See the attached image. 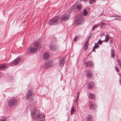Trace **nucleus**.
Returning <instances> with one entry per match:
<instances>
[{
    "instance_id": "19",
    "label": "nucleus",
    "mask_w": 121,
    "mask_h": 121,
    "mask_svg": "<svg viewBox=\"0 0 121 121\" xmlns=\"http://www.w3.org/2000/svg\"><path fill=\"white\" fill-rule=\"evenodd\" d=\"M94 85V84L92 83H88V87L90 88H91Z\"/></svg>"
},
{
    "instance_id": "25",
    "label": "nucleus",
    "mask_w": 121,
    "mask_h": 121,
    "mask_svg": "<svg viewBox=\"0 0 121 121\" xmlns=\"http://www.w3.org/2000/svg\"><path fill=\"white\" fill-rule=\"evenodd\" d=\"M99 24H98L97 25H95L94 26L92 27V30H94L96 27L99 26Z\"/></svg>"
},
{
    "instance_id": "26",
    "label": "nucleus",
    "mask_w": 121,
    "mask_h": 121,
    "mask_svg": "<svg viewBox=\"0 0 121 121\" xmlns=\"http://www.w3.org/2000/svg\"><path fill=\"white\" fill-rule=\"evenodd\" d=\"M111 56L113 58L114 57V52H113L112 50H111Z\"/></svg>"
},
{
    "instance_id": "16",
    "label": "nucleus",
    "mask_w": 121,
    "mask_h": 121,
    "mask_svg": "<svg viewBox=\"0 0 121 121\" xmlns=\"http://www.w3.org/2000/svg\"><path fill=\"white\" fill-rule=\"evenodd\" d=\"M49 56V53L48 52H46L44 54L43 56V58L44 59L47 60Z\"/></svg>"
},
{
    "instance_id": "32",
    "label": "nucleus",
    "mask_w": 121,
    "mask_h": 121,
    "mask_svg": "<svg viewBox=\"0 0 121 121\" xmlns=\"http://www.w3.org/2000/svg\"><path fill=\"white\" fill-rule=\"evenodd\" d=\"M79 95V93L78 92L77 94V99H78Z\"/></svg>"
},
{
    "instance_id": "41",
    "label": "nucleus",
    "mask_w": 121,
    "mask_h": 121,
    "mask_svg": "<svg viewBox=\"0 0 121 121\" xmlns=\"http://www.w3.org/2000/svg\"><path fill=\"white\" fill-rule=\"evenodd\" d=\"M115 20H119V19L118 18H116L115 19Z\"/></svg>"
},
{
    "instance_id": "36",
    "label": "nucleus",
    "mask_w": 121,
    "mask_h": 121,
    "mask_svg": "<svg viewBox=\"0 0 121 121\" xmlns=\"http://www.w3.org/2000/svg\"><path fill=\"white\" fill-rule=\"evenodd\" d=\"M98 45H97L96 46H94V47L95 48H98Z\"/></svg>"
},
{
    "instance_id": "12",
    "label": "nucleus",
    "mask_w": 121,
    "mask_h": 121,
    "mask_svg": "<svg viewBox=\"0 0 121 121\" xmlns=\"http://www.w3.org/2000/svg\"><path fill=\"white\" fill-rule=\"evenodd\" d=\"M50 48L51 50L55 51L58 49V47L56 45L52 44L50 46Z\"/></svg>"
},
{
    "instance_id": "2",
    "label": "nucleus",
    "mask_w": 121,
    "mask_h": 121,
    "mask_svg": "<svg viewBox=\"0 0 121 121\" xmlns=\"http://www.w3.org/2000/svg\"><path fill=\"white\" fill-rule=\"evenodd\" d=\"M62 21L61 17H56L52 18L48 22L50 25H54L60 23Z\"/></svg>"
},
{
    "instance_id": "8",
    "label": "nucleus",
    "mask_w": 121,
    "mask_h": 121,
    "mask_svg": "<svg viewBox=\"0 0 121 121\" xmlns=\"http://www.w3.org/2000/svg\"><path fill=\"white\" fill-rule=\"evenodd\" d=\"M53 64L52 61L51 60H48L47 61L45 65V67L46 68H49L51 67Z\"/></svg>"
},
{
    "instance_id": "4",
    "label": "nucleus",
    "mask_w": 121,
    "mask_h": 121,
    "mask_svg": "<svg viewBox=\"0 0 121 121\" xmlns=\"http://www.w3.org/2000/svg\"><path fill=\"white\" fill-rule=\"evenodd\" d=\"M82 15H78L76 19L74 21V23L76 25L83 23V21L82 19Z\"/></svg>"
},
{
    "instance_id": "30",
    "label": "nucleus",
    "mask_w": 121,
    "mask_h": 121,
    "mask_svg": "<svg viewBox=\"0 0 121 121\" xmlns=\"http://www.w3.org/2000/svg\"><path fill=\"white\" fill-rule=\"evenodd\" d=\"M102 43V42L100 40H99L98 42V43L100 45H101Z\"/></svg>"
},
{
    "instance_id": "9",
    "label": "nucleus",
    "mask_w": 121,
    "mask_h": 121,
    "mask_svg": "<svg viewBox=\"0 0 121 121\" xmlns=\"http://www.w3.org/2000/svg\"><path fill=\"white\" fill-rule=\"evenodd\" d=\"M66 13L64 14L62 16V17H61L62 21L64 20V21H67L68 20L69 18V15H68Z\"/></svg>"
},
{
    "instance_id": "22",
    "label": "nucleus",
    "mask_w": 121,
    "mask_h": 121,
    "mask_svg": "<svg viewBox=\"0 0 121 121\" xmlns=\"http://www.w3.org/2000/svg\"><path fill=\"white\" fill-rule=\"evenodd\" d=\"M109 36L108 35H107L105 36V41L106 42H108L109 40Z\"/></svg>"
},
{
    "instance_id": "31",
    "label": "nucleus",
    "mask_w": 121,
    "mask_h": 121,
    "mask_svg": "<svg viewBox=\"0 0 121 121\" xmlns=\"http://www.w3.org/2000/svg\"><path fill=\"white\" fill-rule=\"evenodd\" d=\"M88 41H86L85 44V45L87 46L88 45Z\"/></svg>"
},
{
    "instance_id": "29",
    "label": "nucleus",
    "mask_w": 121,
    "mask_h": 121,
    "mask_svg": "<svg viewBox=\"0 0 121 121\" xmlns=\"http://www.w3.org/2000/svg\"><path fill=\"white\" fill-rule=\"evenodd\" d=\"M78 37H75L73 39V41H76L77 39L78 38Z\"/></svg>"
},
{
    "instance_id": "33",
    "label": "nucleus",
    "mask_w": 121,
    "mask_h": 121,
    "mask_svg": "<svg viewBox=\"0 0 121 121\" xmlns=\"http://www.w3.org/2000/svg\"><path fill=\"white\" fill-rule=\"evenodd\" d=\"M115 70L117 71V72L119 71L118 68L117 67H116L115 68Z\"/></svg>"
},
{
    "instance_id": "11",
    "label": "nucleus",
    "mask_w": 121,
    "mask_h": 121,
    "mask_svg": "<svg viewBox=\"0 0 121 121\" xmlns=\"http://www.w3.org/2000/svg\"><path fill=\"white\" fill-rule=\"evenodd\" d=\"M28 50L30 53H35L37 51L36 49L32 47L28 49Z\"/></svg>"
},
{
    "instance_id": "35",
    "label": "nucleus",
    "mask_w": 121,
    "mask_h": 121,
    "mask_svg": "<svg viewBox=\"0 0 121 121\" xmlns=\"http://www.w3.org/2000/svg\"><path fill=\"white\" fill-rule=\"evenodd\" d=\"M112 17H120V16H118V15H115V16H112Z\"/></svg>"
},
{
    "instance_id": "20",
    "label": "nucleus",
    "mask_w": 121,
    "mask_h": 121,
    "mask_svg": "<svg viewBox=\"0 0 121 121\" xmlns=\"http://www.w3.org/2000/svg\"><path fill=\"white\" fill-rule=\"evenodd\" d=\"M83 15L84 16H86L88 14V12L86 9H84L83 11Z\"/></svg>"
},
{
    "instance_id": "15",
    "label": "nucleus",
    "mask_w": 121,
    "mask_h": 121,
    "mask_svg": "<svg viewBox=\"0 0 121 121\" xmlns=\"http://www.w3.org/2000/svg\"><path fill=\"white\" fill-rule=\"evenodd\" d=\"M92 74L91 71L88 70L87 71V77L89 78H91L92 76Z\"/></svg>"
},
{
    "instance_id": "17",
    "label": "nucleus",
    "mask_w": 121,
    "mask_h": 121,
    "mask_svg": "<svg viewBox=\"0 0 121 121\" xmlns=\"http://www.w3.org/2000/svg\"><path fill=\"white\" fill-rule=\"evenodd\" d=\"M89 97L92 100L94 99L95 98V96L94 94L91 93H90L89 95Z\"/></svg>"
},
{
    "instance_id": "3",
    "label": "nucleus",
    "mask_w": 121,
    "mask_h": 121,
    "mask_svg": "<svg viewBox=\"0 0 121 121\" xmlns=\"http://www.w3.org/2000/svg\"><path fill=\"white\" fill-rule=\"evenodd\" d=\"M34 96V94L33 91L31 89H30L26 95L25 99L28 101H31L33 99Z\"/></svg>"
},
{
    "instance_id": "37",
    "label": "nucleus",
    "mask_w": 121,
    "mask_h": 121,
    "mask_svg": "<svg viewBox=\"0 0 121 121\" xmlns=\"http://www.w3.org/2000/svg\"><path fill=\"white\" fill-rule=\"evenodd\" d=\"M101 25H105V23H104V22H102L101 23Z\"/></svg>"
},
{
    "instance_id": "39",
    "label": "nucleus",
    "mask_w": 121,
    "mask_h": 121,
    "mask_svg": "<svg viewBox=\"0 0 121 121\" xmlns=\"http://www.w3.org/2000/svg\"><path fill=\"white\" fill-rule=\"evenodd\" d=\"M78 99H77H77H76V103H77L78 102Z\"/></svg>"
},
{
    "instance_id": "28",
    "label": "nucleus",
    "mask_w": 121,
    "mask_h": 121,
    "mask_svg": "<svg viewBox=\"0 0 121 121\" xmlns=\"http://www.w3.org/2000/svg\"><path fill=\"white\" fill-rule=\"evenodd\" d=\"M96 0H89V3L90 4H92Z\"/></svg>"
},
{
    "instance_id": "23",
    "label": "nucleus",
    "mask_w": 121,
    "mask_h": 121,
    "mask_svg": "<svg viewBox=\"0 0 121 121\" xmlns=\"http://www.w3.org/2000/svg\"><path fill=\"white\" fill-rule=\"evenodd\" d=\"M6 66L4 65H0V70L6 68Z\"/></svg>"
},
{
    "instance_id": "27",
    "label": "nucleus",
    "mask_w": 121,
    "mask_h": 121,
    "mask_svg": "<svg viewBox=\"0 0 121 121\" xmlns=\"http://www.w3.org/2000/svg\"><path fill=\"white\" fill-rule=\"evenodd\" d=\"M6 117H3L0 119V121H6Z\"/></svg>"
},
{
    "instance_id": "13",
    "label": "nucleus",
    "mask_w": 121,
    "mask_h": 121,
    "mask_svg": "<svg viewBox=\"0 0 121 121\" xmlns=\"http://www.w3.org/2000/svg\"><path fill=\"white\" fill-rule=\"evenodd\" d=\"M41 44L38 42H36L34 45V47L36 48V49L39 50L41 48Z\"/></svg>"
},
{
    "instance_id": "7",
    "label": "nucleus",
    "mask_w": 121,
    "mask_h": 121,
    "mask_svg": "<svg viewBox=\"0 0 121 121\" xmlns=\"http://www.w3.org/2000/svg\"><path fill=\"white\" fill-rule=\"evenodd\" d=\"M64 62L63 58H59L58 61V67L61 68L64 65Z\"/></svg>"
},
{
    "instance_id": "6",
    "label": "nucleus",
    "mask_w": 121,
    "mask_h": 121,
    "mask_svg": "<svg viewBox=\"0 0 121 121\" xmlns=\"http://www.w3.org/2000/svg\"><path fill=\"white\" fill-rule=\"evenodd\" d=\"M17 103V101L15 99H10L9 101L8 105L9 107H11L15 105Z\"/></svg>"
},
{
    "instance_id": "40",
    "label": "nucleus",
    "mask_w": 121,
    "mask_h": 121,
    "mask_svg": "<svg viewBox=\"0 0 121 121\" xmlns=\"http://www.w3.org/2000/svg\"><path fill=\"white\" fill-rule=\"evenodd\" d=\"M93 51H94V52L95 51V48H94L93 49Z\"/></svg>"
},
{
    "instance_id": "21",
    "label": "nucleus",
    "mask_w": 121,
    "mask_h": 121,
    "mask_svg": "<svg viewBox=\"0 0 121 121\" xmlns=\"http://www.w3.org/2000/svg\"><path fill=\"white\" fill-rule=\"evenodd\" d=\"M91 118L92 117L91 115H89L86 117V120L88 121H91Z\"/></svg>"
},
{
    "instance_id": "38",
    "label": "nucleus",
    "mask_w": 121,
    "mask_h": 121,
    "mask_svg": "<svg viewBox=\"0 0 121 121\" xmlns=\"http://www.w3.org/2000/svg\"><path fill=\"white\" fill-rule=\"evenodd\" d=\"M99 24V25H100V27H101V28H102V25H101V24Z\"/></svg>"
},
{
    "instance_id": "42",
    "label": "nucleus",
    "mask_w": 121,
    "mask_h": 121,
    "mask_svg": "<svg viewBox=\"0 0 121 121\" xmlns=\"http://www.w3.org/2000/svg\"><path fill=\"white\" fill-rule=\"evenodd\" d=\"M84 1H87V0H83Z\"/></svg>"
},
{
    "instance_id": "34",
    "label": "nucleus",
    "mask_w": 121,
    "mask_h": 121,
    "mask_svg": "<svg viewBox=\"0 0 121 121\" xmlns=\"http://www.w3.org/2000/svg\"><path fill=\"white\" fill-rule=\"evenodd\" d=\"M87 46L85 45L84 49L85 51H86L87 48Z\"/></svg>"
},
{
    "instance_id": "14",
    "label": "nucleus",
    "mask_w": 121,
    "mask_h": 121,
    "mask_svg": "<svg viewBox=\"0 0 121 121\" xmlns=\"http://www.w3.org/2000/svg\"><path fill=\"white\" fill-rule=\"evenodd\" d=\"M85 64L87 67H92L93 65V62L92 61H88L85 63Z\"/></svg>"
},
{
    "instance_id": "5",
    "label": "nucleus",
    "mask_w": 121,
    "mask_h": 121,
    "mask_svg": "<svg viewBox=\"0 0 121 121\" xmlns=\"http://www.w3.org/2000/svg\"><path fill=\"white\" fill-rule=\"evenodd\" d=\"M88 105L89 108L92 110H95L97 107L96 104L91 101H89Z\"/></svg>"
},
{
    "instance_id": "10",
    "label": "nucleus",
    "mask_w": 121,
    "mask_h": 121,
    "mask_svg": "<svg viewBox=\"0 0 121 121\" xmlns=\"http://www.w3.org/2000/svg\"><path fill=\"white\" fill-rule=\"evenodd\" d=\"M21 60V58L17 57L13 60V63L14 65H16L20 62Z\"/></svg>"
},
{
    "instance_id": "18",
    "label": "nucleus",
    "mask_w": 121,
    "mask_h": 121,
    "mask_svg": "<svg viewBox=\"0 0 121 121\" xmlns=\"http://www.w3.org/2000/svg\"><path fill=\"white\" fill-rule=\"evenodd\" d=\"M76 110V109L74 107H73L71 108V112H70V114L71 115H72L73 114Z\"/></svg>"
},
{
    "instance_id": "1",
    "label": "nucleus",
    "mask_w": 121,
    "mask_h": 121,
    "mask_svg": "<svg viewBox=\"0 0 121 121\" xmlns=\"http://www.w3.org/2000/svg\"><path fill=\"white\" fill-rule=\"evenodd\" d=\"M31 115L36 120L39 121L44 120L45 119L44 115L40 111L34 107L31 108Z\"/></svg>"
},
{
    "instance_id": "24",
    "label": "nucleus",
    "mask_w": 121,
    "mask_h": 121,
    "mask_svg": "<svg viewBox=\"0 0 121 121\" xmlns=\"http://www.w3.org/2000/svg\"><path fill=\"white\" fill-rule=\"evenodd\" d=\"M76 9H78V10H80L82 9V7L81 5H78L76 7Z\"/></svg>"
}]
</instances>
